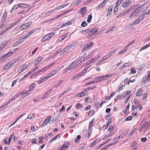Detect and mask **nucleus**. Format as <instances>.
Masks as SVG:
<instances>
[{
  "instance_id": "nucleus-46",
  "label": "nucleus",
  "mask_w": 150,
  "mask_h": 150,
  "mask_svg": "<svg viewBox=\"0 0 150 150\" xmlns=\"http://www.w3.org/2000/svg\"><path fill=\"white\" fill-rule=\"evenodd\" d=\"M114 129V127L113 126H110L108 129V131L110 132H113V131Z\"/></svg>"
},
{
  "instance_id": "nucleus-33",
  "label": "nucleus",
  "mask_w": 150,
  "mask_h": 150,
  "mask_svg": "<svg viewBox=\"0 0 150 150\" xmlns=\"http://www.w3.org/2000/svg\"><path fill=\"white\" fill-rule=\"evenodd\" d=\"M81 77L80 74L78 73V74H76L74 76L72 77L71 78V79L72 80H74L79 77Z\"/></svg>"
},
{
  "instance_id": "nucleus-27",
  "label": "nucleus",
  "mask_w": 150,
  "mask_h": 150,
  "mask_svg": "<svg viewBox=\"0 0 150 150\" xmlns=\"http://www.w3.org/2000/svg\"><path fill=\"white\" fill-rule=\"evenodd\" d=\"M88 68V67H87V68H86L84 69L81 72L79 73L81 76H83L86 73Z\"/></svg>"
},
{
  "instance_id": "nucleus-37",
  "label": "nucleus",
  "mask_w": 150,
  "mask_h": 150,
  "mask_svg": "<svg viewBox=\"0 0 150 150\" xmlns=\"http://www.w3.org/2000/svg\"><path fill=\"white\" fill-rule=\"evenodd\" d=\"M19 7V6H18V4L17 5H15L12 8V9L11 10L10 12L11 13L13 11V10H17L18 8Z\"/></svg>"
},
{
  "instance_id": "nucleus-63",
  "label": "nucleus",
  "mask_w": 150,
  "mask_h": 150,
  "mask_svg": "<svg viewBox=\"0 0 150 150\" xmlns=\"http://www.w3.org/2000/svg\"><path fill=\"white\" fill-rule=\"evenodd\" d=\"M81 139V136L80 135H77L76 138V139L75 142L77 143V142L79 141Z\"/></svg>"
},
{
  "instance_id": "nucleus-47",
  "label": "nucleus",
  "mask_w": 150,
  "mask_h": 150,
  "mask_svg": "<svg viewBox=\"0 0 150 150\" xmlns=\"http://www.w3.org/2000/svg\"><path fill=\"white\" fill-rule=\"evenodd\" d=\"M97 139L96 140L94 141L93 142L90 146L91 147H93L95 145H96L97 143Z\"/></svg>"
},
{
  "instance_id": "nucleus-12",
  "label": "nucleus",
  "mask_w": 150,
  "mask_h": 150,
  "mask_svg": "<svg viewBox=\"0 0 150 150\" xmlns=\"http://www.w3.org/2000/svg\"><path fill=\"white\" fill-rule=\"evenodd\" d=\"M79 11L82 15V16L83 17L85 15L87 11L86 7H85L81 8L80 10Z\"/></svg>"
},
{
  "instance_id": "nucleus-6",
  "label": "nucleus",
  "mask_w": 150,
  "mask_h": 150,
  "mask_svg": "<svg viewBox=\"0 0 150 150\" xmlns=\"http://www.w3.org/2000/svg\"><path fill=\"white\" fill-rule=\"evenodd\" d=\"M20 93H18L16 95L13 96L11 99L8 100L4 105L0 107V109L8 105V104L12 102L13 100H15L20 96Z\"/></svg>"
},
{
  "instance_id": "nucleus-57",
  "label": "nucleus",
  "mask_w": 150,
  "mask_h": 150,
  "mask_svg": "<svg viewBox=\"0 0 150 150\" xmlns=\"http://www.w3.org/2000/svg\"><path fill=\"white\" fill-rule=\"evenodd\" d=\"M76 106L78 108H83V107L81 105V104L79 103H77Z\"/></svg>"
},
{
  "instance_id": "nucleus-22",
  "label": "nucleus",
  "mask_w": 150,
  "mask_h": 150,
  "mask_svg": "<svg viewBox=\"0 0 150 150\" xmlns=\"http://www.w3.org/2000/svg\"><path fill=\"white\" fill-rule=\"evenodd\" d=\"M131 93V91H127L125 92H124L122 94L121 97L122 98H124L126 97L127 96L129 95Z\"/></svg>"
},
{
  "instance_id": "nucleus-8",
  "label": "nucleus",
  "mask_w": 150,
  "mask_h": 150,
  "mask_svg": "<svg viewBox=\"0 0 150 150\" xmlns=\"http://www.w3.org/2000/svg\"><path fill=\"white\" fill-rule=\"evenodd\" d=\"M149 126H150V120L146 122L141 126L139 132H141L142 130H143L144 132H145Z\"/></svg>"
},
{
  "instance_id": "nucleus-13",
  "label": "nucleus",
  "mask_w": 150,
  "mask_h": 150,
  "mask_svg": "<svg viewBox=\"0 0 150 150\" xmlns=\"http://www.w3.org/2000/svg\"><path fill=\"white\" fill-rule=\"evenodd\" d=\"M117 50L116 49L114 50L113 51L110 52L109 53H108L107 54L104 56L107 59H109L115 52Z\"/></svg>"
},
{
  "instance_id": "nucleus-14",
  "label": "nucleus",
  "mask_w": 150,
  "mask_h": 150,
  "mask_svg": "<svg viewBox=\"0 0 150 150\" xmlns=\"http://www.w3.org/2000/svg\"><path fill=\"white\" fill-rule=\"evenodd\" d=\"M13 64L14 63L12 62V61L9 62L3 67V70L4 71L7 69H8L11 67L13 65Z\"/></svg>"
},
{
  "instance_id": "nucleus-36",
  "label": "nucleus",
  "mask_w": 150,
  "mask_h": 150,
  "mask_svg": "<svg viewBox=\"0 0 150 150\" xmlns=\"http://www.w3.org/2000/svg\"><path fill=\"white\" fill-rule=\"evenodd\" d=\"M92 16L91 15H88V17L87 18V21L88 23H90L91 22L92 19Z\"/></svg>"
},
{
  "instance_id": "nucleus-3",
  "label": "nucleus",
  "mask_w": 150,
  "mask_h": 150,
  "mask_svg": "<svg viewBox=\"0 0 150 150\" xmlns=\"http://www.w3.org/2000/svg\"><path fill=\"white\" fill-rule=\"evenodd\" d=\"M55 33L54 32H51L46 35L42 38V42H45L52 38L54 35Z\"/></svg>"
},
{
  "instance_id": "nucleus-34",
  "label": "nucleus",
  "mask_w": 150,
  "mask_h": 150,
  "mask_svg": "<svg viewBox=\"0 0 150 150\" xmlns=\"http://www.w3.org/2000/svg\"><path fill=\"white\" fill-rule=\"evenodd\" d=\"M142 93V88H139L138 89V92L136 93V95L138 96H139L141 95Z\"/></svg>"
},
{
  "instance_id": "nucleus-25",
  "label": "nucleus",
  "mask_w": 150,
  "mask_h": 150,
  "mask_svg": "<svg viewBox=\"0 0 150 150\" xmlns=\"http://www.w3.org/2000/svg\"><path fill=\"white\" fill-rule=\"evenodd\" d=\"M33 64V62L31 63V62H30L29 63V64H28V65H27V66H26V64H23V65L20 68V69L23 68V69H26L28 68L30 66L32 65Z\"/></svg>"
},
{
  "instance_id": "nucleus-32",
  "label": "nucleus",
  "mask_w": 150,
  "mask_h": 150,
  "mask_svg": "<svg viewBox=\"0 0 150 150\" xmlns=\"http://www.w3.org/2000/svg\"><path fill=\"white\" fill-rule=\"evenodd\" d=\"M101 76H99L97 77H96L94 78L95 81V82L96 83L100 82L102 81V78H101Z\"/></svg>"
},
{
  "instance_id": "nucleus-4",
  "label": "nucleus",
  "mask_w": 150,
  "mask_h": 150,
  "mask_svg": "<svg viewBox=\"0 0 150 150\" xmlns=\"http://www.w3.org/2000/svg\"><path fill=\"white\" fill-rule=\"evenodd\" d=\"M145 4H144L141 6H138L136 9L135 11L133 12L129 16V18H132L134 16L139 13L140 12H142L143 11V6Z\"/></svg>"
},
{
  "instance_id": "nucleus-35",
  "label": "nucleus",
  "mask_w": 150,
  "mask_h": 150,
  "mask_svg": "<svg viewBox=\"0 0 150 150\" xmlns=\"http://www.w3.org/2000/svg\"><path fill=\"white\" fill-rule=\"evenodd\" d=\"M86 94V92H80L79 93L77 96L78 97H83V96H85Z\"/></svg>"
},
{
  "instance_id": "nucleus-55",
  "label": "nucleus",
  "mask_w": 150,
  "mask_h": 150,
  "mask_svg": "<svg viewBox=\"0 0 150 150\" xmlns=\"http://www.w3.org/2000/svg\"><path fill=\"white\" fill-rule=\"evenodd\" d=\"M115 132H110L106 135H105V136L106 137H109L113 134Z\"/></svg>"
},
{
  "instance_id": "nucleus-2",
  "label": "nucleus",
  "mask_w": 150,
  "mask_h": 150,
  "mask_svg": "<svg viewBox=\"0 0 150 150\" xmlns=\"http://www.w3.org/2000/svg\"><path fill=\"white\" fill-rule=\"evenodd\" d=\"M80 59L81 58L80 57L78 58L74 62H72L68 66L70 69V70L72 71L74 70L78 67L79 64H80V65L81 64V63L82 62V60L80 61L79 64L78 63Z\"/></svg>"
},
{
  "instance_id": "nucleus-15",
  "label": "nucleus",
  "mask_w": 150,
  "mask_h": 150,
  "mask_svg": "<svg viewBox=\"0 0 150 150\" xmlns=\"http://www.w3.org/2000/svg\"><path fill=\"white\" fill-rule=\"evenodd\" d=\"M131 3L132 1H126L122 3V6L125 8H126L130 4H131Z\"/></svg>"
},
{
  "instance_id": "nucleus-51",
  "label": "nucleus",
  "mask_w": 150,
  "mask_h": 150,
  "mask_svg": "<svg viewBox=\"0 0 150 150\" xmlns=\"http://www.w3.org/2000/svg\"><path fill=\"white\" fill-rule=\"evenodd\" d=\"M94 112L93 110H90L88 112V115L89 116H92L94 115Z\"/></svg>"
},
{
  "instance_id": "nucleus-48",
  "label": "nucleus",
  "mask_w": 150,
  "mask_h": 150,
  "mask_svg": "<svg viewBox=\"0 0 150 150\" xmlns=\"http://www.w3.org/2000/svg\"><path fill=\"white\" fill-rule=\"evenodd\" d=\"M59 137H60V136L59 134H58L56 136H55L54 137H53L51 140L50 141H54L56 140L57 138Z\"/></svg>"
},
{
  "instance_id": "nucleus-18",
  "label": "nucleus",
  "mask_w": 150,
  "mask_h": 150,
  "mask_svg": "<svg viewBox=\"0 0 150 150\" xmlns=\"http://www.w3.org/2000/svg\"><path fill=\"white\" fill-rule=\"evenodd\" d=\"M129 11H130V10H125V11L122 12L120 14L118 15L117 16V17H121L125 16L129 13Z\"/></svg>"
},
{
  "instance_id": "nucleus-41",
  "label": "nucleus",
  "mask_w": 150,
  "mask_h": 150,
  "mask_svg": "<svg viewBox=\"0 0 150 150\" xmlns=\"http://www.w3.org/2000/svg\"><path fill=\"white\" fill-rule=\"evenodd\" d=\"M90 48H91L87 44L84 47L82 51L83 52H84L85 51L87 50Z\"/></svg>"
},
{
  "instance_id": "nucleus-23",
  "label": "nucleus",
  "mask_w": 150,
  "mask_h": 150,
  "mask_svg": "<svg viewBox=\"0 0 150 150\" xmlns=\"http://www.w3.org/2000/svg\"><path fill=\"white\" fill-rule=\"evenodd\" d=\"M35 86L36 85L35 83H33L28 88V91L29 92H31L34 90Z\"/></svg>"
},
{
  "instance_id": "nucleus-53",
  "label": "nucleus",
  "mask_w": 150,
  "mask_h": 150,
  "mask_svg": "<svg viewBox=\"0 0 150 150\" xmlns=\"http://www.w3.org/2000/svg\"><path fill=\"white\" fill-rule=\"evenodd\" d=\"M69 146L65 144H63L62 146L61 147L63 149V150H65Z\"/></svg>"
},
{
  "instance_id": "nucleus-10",
  "label": "nucleus",
  "mask_w": 150,
  "mask_h": 150,
  "mask_svg": "<svg viewBox=\"0 0 150 150\" xmlns=\"http://www.w3.org/2000/svg\"><path fill=\"white\" fill-rule=\"evenodd\" d=\"M145 14L144 13L141 15L138 18V19L135 21L133 23V25L137 24L142 21L144 17Z\"/></svg>"
},
{
  "instance_id": "nucleus-17",
  "label": "nucleus",
  "mask_w": 150,
  "mask_h": 150,
  "mask_svg": "<svg viewBox=\"0 0 150 150\" xmlns=\"http://www.w3.org/2000/svg\"><path fill=\"white\" fill-rule=\"evenodd\" d=\"M52 117L49 116L47 117L45 120L42 126H45L47 125V124L50 121Z\"/></svg>"
},
{
  "instance_id": "nucleus-60",
  "label": "nucleus",
  "mask_w": 150,
  "mask_h": 150,
  "mask_svg": "<svg viewBox=\"0 0 150 150\" xmlns=\"http://www.w3.org/2000/svg\"><path fill=\"white\" fill-rule=\"evenodd\" d=\"M53 90L52 88L49 89L48 91L46 93L47 94L48 96L52 92Z\"/></svg>"
},
{
  "instance_id": "nucleus-62",
  "label": "nucleus",
  "mask_w": 150,
  "mask_h": 150,
  "mask_svg": "<svg viewBox=\"0 0 150 150\" xmlns=\"http://www.w3.org/2000/svg\"><path fill=\"white\" fill-rule=\"evenodd\" d=\"M131 73L132 74H135L136 72V71L135 69L132 68L131 69Z\"/></svg>"
},
{
  "instance_id": "nucleus-43",
  "label": "nucleus",
  "mask_w": 150,
  "mask_h": 150,
  "mask_svg": "<svg viewBox=\"0 0 150 150\" xmlns=\"http://www.w3.org/2000/svg\"><path fill=\"white\" fill-rule=\"evenodd\" d=\"M123 0H117L115 5V7L117 8L118 7L119 5L121 4L122 1Z\"/></svg>"
},
{
  "instance_id": "nucleus-59",
  "label": "nucleus",
  "mask_w": 150,
  "mask_h": 150,
  "mask_svg": "<svg viewBox=\"0 0 150 150\" xmlns=\"http://www.w3.org/2000/svg\"><path fill=\"white\" fill-rule=\"evenodd\" d=\"M6 59V58L5 56L4 55L0 58V62L4 61Z\"/></svg>"
},
{
  "instance_id": "nucleus-49",
  "label": "nucleus",
  "mask_w": 150,
  "mask_h": 150,
  "mask_svg": "<svg viewBox=\"0 0 150 150\" xmlns=\"http://www.w3.org/2000/svg\"><path fill=\"white\" fill-rule=\"evenodd\" d=\"M87 25V23L85 21H83L81 24V26L82 27H85Z\"/></svg>"
},
{
  "instance_id": "nucleus-9",
  "label": "nucleus",
  "mask_w": 150,
  "mask_h": 150,
  "mask_svg": "<svg viewBox=\"0 0 150 150\" xmlns=\"http://www.w3.org/2000/svg\"><path fill=\"white\" fill-rule=\"evenodd\" d=\"M109 0H104L101 2L96 8L97 10H99L103 7L105 5L106 3L109 1Z\"/></svg>"
},
{
  "instance_id": "nucleus-7",
  "label": "nucleus",
  "mask_w": 150,
  "mask_h": 150,
  "mask_svg": "<svg viewBox=\"0 0 150 150\" xmlns=\"http://www.w3.org/2000/svg\"><path fill=\"white\" fill-rule=\"evenodd\" d=\"M148 75L143 76L142 80V82L144 84L150 81V71L147 72Z\"/></svg>"
},
{
  "instance_id": "nucleus-42",
  "label": "nucleus",
  "mask_w": 150,
  "mask_h": 150,
  "mask_svg": "<svg viewBox=\"0 0 150 150\" xmlns=\"http://www.w3.org/2000/svg\"><path fill=\"white\" fill-rule=\"evenodd\" d=\"M90 48H91L87 44L84 47L82 51L83 52H84L85 51L87 50Z\"/></svg>"
},
{
  "instance_id": "nucleus-44",
  "label": "nucleus",
  "mask_w": 150,
  "mask_h": 150,
  "mask_svg": "<svg viewBox=\"0 0 150 150\" xmlns=\"http://www.w3.org/2000/svg\"><path fill=\"white\" fill-rule=\"evenodd\" d=\"M8 42V41L3 42L2 43L1 45V46L4 48L7 45Z\"/></svg>"
},
{
  "instance_id": "nucleus-29",
  "label": "nucleus",
  "mask_w": 150,
  "mask_h": 150,
  "mask_svg": "<svg viewBox=\"0 0 150 150\" xmlns=\"http://www.w3.org/2000/svg\"><path fill=\"white\" fill-rule=\"evenodd\" d=\"M35 117L34 114H30L28 116L27 118L28 119L33 120L34 119Z\"/></svg>"
},
{
  "instance_id": "nucleus-38",
  "label": "nucleus",
  "mask_w": 150,
  "mask_h": 150,
  "mask_svg": "<svg viewBox=\"0 0 150 150\" xmlns=\"http://www.w3.org/2000/svg\"><path fill=\"white\" fill-rule=\"evenodd\" d=\"M89 29L84 30H82L80 31H79V33H83V34H87L88 33V31H89Z\"/></svg>"
},
{
  "instance_id": "nucleus-52",
  "label": "nucleus",
  "mask_w": 150,
  "mask_h": 150,
  "mask_svg": "<svg viewBox=\"0 0 150 150\" xmlns=\"http://www.w3.org/2000/svg\"><path fill=\"white\" fill-rule=\"evenodd\" d=\"M137 144V142H134L133 143V145H132V146H134V147L133 148V150H137V147L136 146V145Z\"/></svg>"
},
{
  "instance_id": "nucleus-19",
  "label": "nucleus",
  "mask_w": 150,
  "mask_h": 150,
  "mask_svg": "<svg viewBox=\"0 0 150 150\" xmlns=\"http://www.w3.org/2000/svg\"><path fill=\"white\" fill-rule=\"evenodd\" d=\"M47 81L45 77L41 78L40 79L38 80L37 82L38 84H40Z\"/></svg>"
},
{
  "instance_id": "nucleus-61",
  "label": "nucleus",
  "mask_w": 150,
  "mask_h": 150,
  "mask_svg": "<svg viewBox=\"0 0 150 150\" xmlns=\"http://www.w3.org/2000/svg\"><path fill=\"white\" fill-rule=\"evenodd\" d=\"M37 30L36 29H34L29 31L28 33L30 35H31L33 32L36 31Z\"/></svg>"
},
{
  "instance_id": "nucleus-31",
  "label": "nucleus",
  "mask_w": 150,
  "mask_h": 150,
  "mask_svg": "<svg viewBox=\"0 0 150 150\" xmlns=\"http://www.w3.org/2000/svg\"><path fill=\"white\" fill-rule=\"evenodd\" d=\"M74 46V45H73V44L69 45L68 46L66 47L64 49V51L65 52H67V51H68V50H70V49H71Z\"/></svg>"
},
{
  "instance_id": "nucleus-54",
  "label": "nucleus",
  "mask_w": 150,
  "mask_h": 150,
  "mask_svg": "<svg viewBox=\"0 0 150 150\" xmlns=\"http://www.w3.org/2000/svg\"><path fill=\"white\" fill-rule=\"evenodd\" d=\"M45 77L46 79L47 80L48 79L51 78L52 76L50 74V73H49L46 75Z\"/></svg>"
},
{
  "instance_id": "nucleus-20",
  "label": "nucleus",
  "mask_w": 150,
  "mask_h": 150,
  "mask_svg": "<svg viewBox=\"0 0 150 150\" xmlns=\"http://www.w3.org/2000/svg\"><path fill=\"white\" fill-rule=\"evenodd\" d=\"M29 91L28 90H25L24 91L22 92V93H20V95H22L24 97H26L28 96L29 95Z\"/></svg>"
},
{
  "instance_id": "nucleus-5",
  "label": "nucleus",
  "mask_w": 150,
  "mask_h": 150,
  "mask_svg": "<svg viewBox=\"0 0 150 150\" xmlns=\"http://www.w3.org/2000/svg\"><path fill=\"white\" fill-rule=\"evenodd\" d=\"M55 63H53L50 65L46 67H45L35 72L34 74L36 75L41 73V72H45L47 71Z\"/></svg>"
},
{
  "instance_id": "nucleus-64",
  "label": "nucleus",
  "mask_w": 150,
  "mask_h": 150,
  "mask_svg": "<svg viewBox=\"0 0 150 150\" xmlns=\"http://www.w3.org/2000/svg\"><path fill=\"white\" fill-rule=\"evenodd\" d=\"M107 60V59H106L105 57H103L102 59H101L99 61L101 63L103 62L105 60Z\"/></svg>"
},
{
  "instance_id": "nucleus-30",
  "label": "nucleus",
  "mask_w": 150,
  "mask_h": 150,
  "mask_svg": "<svg viewBox=\"0 0 150 150\" xmlns=\"http://www.w3.org/2000/svg\"><path fill=\"white\" fill-rule=\"evenodd\" d=\"M150 46V43H149V44H146L143 47L141 48L140 49L139 51L141 52L143 50H144L146 49H147V48H148Z\"/></svg>"
},
{
  "instance_id": "nucleus-26",
  "label": "nucleus",
  "mask_w": 150,
  "mask_h": 150,
  "mask_svg": "<svg viewBox=\"0 0 150 150\" xmlns=\"http://www.w3.org/2000/svg\"><path fill=\"white\" fill-rule=\"evenodd\" d=\"M18 5L19 7L23 8H26L28 7L27 5V4L23 3L18 4Z\"/></svg>"
},
{
  "instance_id": "nucleus-50",
  "label": "nucleus",
  "mask_w": 150,
  "mask_h": 150,
  "mask_svg": "<svg viewBox=\"0 0 150 150\" xmlns=\"http://www.w3.org/2000/svg\"><path fill=\"white\" fill-rule=\"evenodd\" d=\"M14 135V134H11V135L10 136V137H9L8 140V144H10V142H11V140H12V138L13 137Z\"/></svg>"
},
{
  "instance_id": "nucleus-40",
  "label": "nucleus",
  "mask_w": 150,
  "mask_h": 150,
  "mask_svg": "<svg viewBox=\"0 0 150 150\" xmlns=\"http://www.w3.org/2000/svg\"><path fill=\"white\" fill-rule=\"evenodd\" d=\"M112 10V8L110 7L108 8V13L107 14V16H108L111 14Z\"/></svg>"
},
{
  "instance_id": "nucleus-39",
  "label": "nucleus",
  "mask_w": 150,
  "mask_h": 150,
  "mask_svg": "<svg viewBox=\"0 0 150 150\" xmlns=\"http://www.w3.org/2000/svg\"><path fill=\"white\" fill-rule=\"evenodd\" d=\"M58 70L57 69H56L54 71L52 72H51L50 73L52 76H54L57 73Z\"/></svg>"
},
{
  "instance_id": "nucleus-16",
  "label": "nucleus",
  "mask_w": 150,
  "mask_h": 150,
  "mask_svg": "<svg viewBox=\"0 0 150 150\" xmlns=\"http://www.w3.org/2000/svg\"><path fill=\"white\" fill-rule=\"evenodd\" d=\"M68 33H67L64 34L63 35L61 36L57 40V41L60 42L62 41L63 40H64L66 38L68 37Z\"/></svg>"
},
{
  "instance_id": "nucleus-1",
  "label": "nucleus",
  "mask_w": 150,
  "mask_h": 150,
  "mask_svg": "<svg viewBox=\"0 0 150 150\" xmlns=\"http://www.w3.org/2000/svg\"><path fill=\"white\" fill-rule=\"evenodd\" d=\"M89 30L87 38L91 40L94 39L97 37L96 33L98 31V29L97 28H94L91 30L89 29Z\"/></svg>"
},
{
  "instance_id": "nucleus-58",
  "label": "nucleus",
  "mask_w": 150,
  "mask_h": 150,
  "mask_svg": "<svg viewBox=\"0 0 150 150\" xmlns=\"http://www.w3.org/2000/svg\"><path fill=\"white\" fill-rule=\"evenodd\" d=\"M113 76L112 74H108L104 76V77H105L106 79L110 77H112Z\"/></svg>"
},
{
  "instance_id": "nucleus-21",
  "label": "nucleus",
  "mask_w": 150,
  "mask_h": 150,
  "mask_svg": "<svg viewBox=\"0 0 150 150\" xmlns=\"http://www.w3.org/2000/svg\"><path fill=\"white\" fill-rule=\"evenodd\" d=\"M131 65L130 63H126L125 64L122 65L120 67V69H124L125 68L129 67Z\"/></svg>"
},
{
  "instance_id": "nucleus-11",
  "label": "nucleus",
  "mask_w": 150,
  "mask_h": 150,
  "mask_svg": "<svg viewBox=\"0 0 150 150\" xmlns=\"http://www.w3.org/2000/svg\"><path fill=\"white\" fill-rule=\"evenodd\" d=\"M32 24L31 22H29L27 23L22 25L20 27L21 30H25L29 28L30 26Z\"/></svg>"
},
{
  "instance_id": "nucleus-24",
  "label": "nucleus",
  "mask_w": 150,
  "mask_h": 150,
  "mask_svg": "<svg viewBox=\"0 0 150 150\" xmlns=\"http://www.w3.org/2000/svg\"><path fill=\"white\" fill-rule=\"evenodd\" d=\"M42 57H39L36 60V61L34 62V65L35 66L38 64L42 60Z\"/></svg>"
},
{
  "instance_id": "nucleus-45",
  "label": "nucleus",
  "mask_w": 150,
  "mask_h": 150,
  "mask_svg": "<svg viewBox=\"0 0 150 150\" xmlns=\"http://www.w3.org/2000/svg\"><path fill=\"white\" fill-rule=\"evenodd\" d=\"M7 12H5L4 15L3 16L2 18V21H4L7 18Z\"/></svg>"
},
{
  "instance_id": "nucleus-28",
  "label": "nucleus",
  "mask_w": 150,
  "mask_h": 150,
  "mask_svg": "<svg viewBox=\"0 0 150 150\" xmlns=\"http://www.w3.org/2000/svg\"><path fill=\"white\" fill-rule=\"evenodd\" d=\"M63 80H61L59 81L54 86V87L57 88L59 87L62 85L63 83Z\"/></svg>"
},
{
  "instance_id": "nucleus-56",
  "label": "nucleus",
  "mask_w": 150,
  "mask_h": 150,
  "mask_svg": "<svg viewBox=\"0 0 150 150\" xmlns=\"http://www.w3.org/2000/svg\"><path fill=\"white\" fill-rule=\"evenodd\" d=\"M94 119H93L89 123L88 127H91L93 126V122L94 121Z\"/></svg>"
}]
</instances>
